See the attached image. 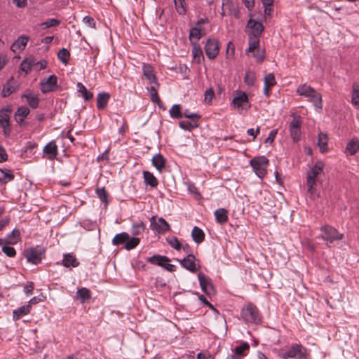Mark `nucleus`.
<instances>
[{
	"label": "nucleus",
	"instance_id": "nucleus-41",
	"mask_svg": "<svg viewBox=\"0 0 359 359\" xmlns=\"http://www.w3.org/2000/svg\"><path fill=\"white\" fill-rule=\"evenodd\" d=\"M259 44V39L253 35H249V47L247 51L255 52Z\"/></svg>",
	"mask_w": 359,
	"mask_h": 359
},
{
	"label": "nucleus",
	"instance_id": "nucleus-34",
	"mask_svg": "<svg viewBox=\"0 0 359 359\" xmlns=\"http://www.w3.org/2000/svg\"><path fill=\"white\" fill-rule=\"evenodd\" d=\"M76 297L82 303H84L86 300H88L91 297L90 291L86 287H81L76 292Z\"/></svg>",
	"mask_w": 359,
	"mask_h": 359
},
{
	"label": "nucleus",
	"instance_id": "nucleus-29",
	"mask_svg": "<svg viewBox=\"0 0 359 359\" xmlns=\"http://www.w3.org/2000/svg\"><path fill=\"white\" fill-rule=\"evenodd\" d=\"M318 138V146L321 152H325L327 151V141L328 137L327 134L319 133Z\"/></svg>",
	"mask_w": 359,
	"mask_h": 359
},
{
	"label": "nucleus",
	"instance_id": "nucleus-21",
	"mask_svg": "<svg viewBox=\"0 0 359 359\" xmlns=\"http://www.w3.org/2000/svg\"><path fill=\"white\" fill-rule=\"evenodd\" d=\"M192 48V56L194 60L198 64L201 62V61L204 60V56L203 54L202 49L201 46L196 42H194Z\"/></svg>",
	"mask_w": 359,
	"mask_h": 359
},
{
	"label": "nucleus",
	"instance_id": "nucleus-6",
	"mask_svg": "<svg viewBox=\"0 0 359 359\" xmlns=\"http://www.w3.org/2000/svg\"><path fill=\"white\" fill-rule=\"evenodd\" d=\"M24 254L28 262L33 264H38L41 263L42 259L44 257L45 249L39 246L29 248L25 250Z\"/></svg>",
	"mask_w": 359,
	"mask_h": 359
},
{
	"label": "nucleus",
	"instance_id": "nucleus-15",
	"mask_svg": "<svg viewBox=\"0 0 359 359\" xmlns=\"http://www.w3.org/2000/svg\"><path fill=\"white\" fill-rule=\"evenodd\" d=\"M10 115L5 110L0 111V126L4 130V134L6 137H8L11 132L10 126Z\"/></svg>",
	"mask_w": 359,
	"mask_h": 359
},
{
	"label": "nucleus",
	"instance_id": "nucleus-37",
	"mask_svg": "<svg viewBox=\"0 0 359 359\" xmlns=\"http://www.w3.org/2000/svg\"><path fill=\"white\" fill-rule=\"evenodd\" d=\"M20 232L18 229H14L13 231L8 236L7 238L5 239V243L8 245H13L18 243L20 239Z\"/></svg>",
	"mask_w": 359,
	"mask_h": 359
},
{
	"label": "nucleus",
	"instance_id": "nucleus-23",
	"mask_svg": "<svg viewBox=\"0 0 359 359\" xmlns=\"http://www.w3.org/2000/svg\"><path fill=\"white\" fill-rule=\"evenodd\" d=\"M250 350V346L247 342H242L239 346L234 348L233 354L237 357L241 358L245 356Z\"/></svg>",
	"mask_w": 359,
	"mask_h": 359
},
{
	"label": "nucleus",
	"instance_id": "nucleus-57",
	"mask_svg": "<svg viewBox=\"0 0 359 359\" xmlns=\"http://www.w3.org/2000/svg\"><path fill=\"white\" fill-rule=\"evenodd\" d=\"M83 22L86 25L93 29L95 28V22L93 18L90 16H85L83 19Z\"/></svg>",
	"mask_w": 359,
	"mask_h": 359
},
{
	"label": "nucleus",
	"instance_id": "nucleus-12",
	"mask_svg": "<svg viewBox=\"0 0 359 359\" xmlns=\"http://www.w3.org/2000/svg\"><path fill=\"white\" fill-rule=\"evenodd\" d=\"M196 258L192 254H189L182 260H179L182 266L187 270L195 273L200 269V265L196 263Z\"/></svg>",
	"mask_w": 359,
	"mask_h": 359
},
{
	"label": "nucleus",
	"instance_id": "nucleus-14",
	"mask_svg": "<svg viewBox=\"0 0 359 359\" xmlns=\"http://www.w3.org/2000/svg\"><path fill=\"white\" fill-rule=\"evenodd\" d=\"M18 88V82L15 81L13 77H11L4 85L1 95L3 97H7L12 93L16 92Z\"/></svg>",
	"mask_w": 359,
	"mask_h": 359
},
{
	"label": "nucleus",
	"instance_id": "nucleus-44",
	"mask_svg": "<svg viewBox=\"0 0 359 359\" xmlns=\"http://www.w3.org/2000/svg\"><path fill=\"white\" fill-rule=\"evenodd\" d=\"M170 115L174 118H181L183 116L181 111V106L178 104H174L170 109Z\"/></svg>",
	"mask_w": 359,
	"mask_h": 359
},
{
	"label": "nucleus",
	"instance_id": "nucleus-24",
	"mask_svg": "<svg viewBox=\"0 0 359 359\" xmlns=\"http://www.w3.org/2000/svg\"><path fill=\"white\" fill-rule=\"evenodd\" d=\"M30 310L31 306L29 304L22 306L19 309L14 310L13 312V319L15 320L20 319L22 316L29 313Z\"/></svg>",
	"mask_w": 359,
	"mask_h": 359
},
{
	"label": "nucleus",
	"instance_id": "nucleus-61",
	"mask_svg": "<svg viewBox=\"0 0 359 359\" xmlns=\"http://www.w3.org/2000/svg\"><path fill=\"white\" fill-rule=\"evenodd\" d=\"M34 290V283L32 282H28L27 284L25 286V292L29 295L32 294Z\"/></svg>",
	"mask_w": 359,
	"mask_h": 359
},
{
	"label": "nucleus",
	"instance_id": "nucleus-2",
	"mask_svg": "<svg viewBox=\"0 0 359 359\" xmlns=\"http://www.w3.org/2000/svg\"><path fill=\"white\" fill-rule=\"evenodd\" d=\"M297 93L306 97L308 101L312 102L313 105L321 109L323 108L322 96L314 88L306 84L299 86L297 89Z\"/></svg>",
	"mask_w": 359,
	"mask_h": 359
},
{
	"label": "nucleus",
	"instance_id": "nucleus-54",
	"mask_svg": "<svg viewBox=\"0 0 359 359\" xmlns=\"http://www.w3.org/2000/svg\"><path fill=\"white\" fill-rule=\"evenodd\" d=\"M168 243L170 246L177 250H180L182 248V245L180 243L177 237H172L167 239Z\"/></svg>",
	"mask_w": 359,
	"mask_h": 359
},
{
	"label": "nucleus",
	"instance_id": "nucleus-60",
	"mask_svg": "<svg viewBox=\"0 0 359 359\" xmlns=\"http://www.w3.org/2000/svg\"><path fill=\"white\" fill-rule=\"evenodd\" d=\"M277 133H278L277 130H272L270 132L268 137L265 140V142L270 143V144L272 143L274 141V138H275Z\"/></svg>",
	"mask_w": 359,
	"mask_h": 359
},
{
	"label": "nucleus",
	"instance_id": "nucleus-45",
	"mask_svg": "<svg viewBox=\"0 0 359 359\" xmlns=\"http://www.w3.org/2000/svg\"><path fill=\"white\" fill-rule=\"evenodd\" d=\"M70 57V53L66 48H62L57 53L58 59L65 65L68 63Z\"/></svg>",
	"mask_w": 359,
	"mask_h": 359
},
{
	"label": "nucleus",
	"instance_id": "nucleus-30",
	"mask_svg": "<svg viewBox=\"0 0 359 359\" xmlns=\"http://www.w3.org/2000/svg\"><path fill=\"white\" fill-rule=\"evenodd\" d=\"M228 211L224 208H219L215 211V216L216 218V221L219 224H224L227 222Z\"/></svg>",
	"mask_w": 359,
	"mask_h": 359
},
{
	"label": "nucleus",
	"instance_id": "nucleus-19",
	"mask_svg": "<svg viewBox=\"0 0 359 359\" xmlns=\"http://www.w3.org/2000/svg\"><path fill=\"white\" fill-rule=\"evenodd\" d=\"M35 65V59L32 56H29L25 58L20 66V70L25 72L26 74H28L33 66Z\"/></svg>",
	"mask_w": 359,
	"mask_h": 359
},
{
	"label": "nucleus",
	"instance_id": "nucleus-47",
	"mask_svg": "<svg viewBox=\"0 0 359 359\" xmlns=\"http://www.w3.org/2000/svg\"><path fill=\"white\" fill-rule=\"evenodd\" d=\"M14 179V175L11 172V170L8 172L0 169V181L3 183H7L9 181H11Z\"/></svg>",
	"mask_w": 359,
	"mask_h": 359
},
{
	"label": "nucleus",
	"instance_id": "nucleus-36",
	"mask_svg": "<svg viewBox=\"0 0 359 359\" xmlns=\"http://www.w3.org/2000/svg\"><path fill=\"white\" fill-rule=\"evenodd\" d=\"M359 149V141L357 139L351 140L346 146V150L350 155H354Z\"/></svg>",
	"mask_w": 359,
	"mask_h": 359
},
{
	"label": "nucleus",
	"instance_id": "nucleus-48",
	"mask_svg": "<svg viewBox=\"0 0 359 359\" xmlns=\"http://www.w3.org/2000/svg\"><path fill=\"white\" fill-rule=\"evenodd\" d=\"M176 10L180 15L185 14L187 11L185 0H174Z\"/></svg>",
	"mask_w": 359,
	"mask_h": 359
},
{
	"label": "nucleus",
	"instance_id": "nucleus-33",
	"mask_svg": "<svg viewBox=\"0 0 359 359\" xmlns=\"http://www.w3.org/2000/svg\"><path fill=\"white\" fill-rule=\"evenodd\" d=\"M30 110L27 107H20L18 109L15 114V117L17 121L22 122L24 119L29 115Z\"/></svg>",
	"mask_w": 359,
	"mask_h": 359
},
{
	"label": "nucleus",
	"instance_id": "nucleus-22",
	"mask_svg": "<svg viewBox=\"0 0 359 359\" xmlns=\"http://www.w3.org/2000/svg\"><path fill=\"white\" fill-rule=\"evenodd\" d=\"M148 261L152 264L163 267L167 262H170V259L166 256L156 255L149 258Z\"/></svg>",
	"mask_w": 359,
	"mask_h": 359
},
{
	"label": "nucleus",
	"instance_id": "nucleus-13",
	"mask_svg": "<svg viewBox=\"0 0 359 359\" xmlns=\"http://www.w3.org/2000/svg\"><path fill=\"white\" fill-rule=\"evenodd\" d=\"M57 76L55 75H50L48 78L42 81L40 83L41 90L43 93H47L53 91L57 88Z\"/></svg>",
	"mask_w": 359,
	"mask_h": 359
},
{
	"label": "nucleus",
	"instance_id": "nucleus-59",
	"mask_svg": "<svg viewBox=\"0 0 359 359\" xmlns=\"http://www.w3.org/2000/svg\"><path fill=\"white\" fill-rule=\"evenodd\" d=\"M183 116L189 119H199L201 116L196 113H190L189 110H186L184 113H182Z\"/></svg>",
	"mask_w": 359,
	"mask_h": 359
},
{
	"label": "nucleus",
	"instance_id": "nucleus-1",
	"mask_svg": "<svg viewBox=\"0 0 359 359\" xmlns=\"http://www.w3.org/2000/svg\"><path fill=\"white\" fill-rule=\"evenodd\" d=\"M324 163L321 161H318L315 165L307 172L306 186L307 191L312 198L317 196L316 184V180L323 172Z\"/></svg>",
	"mask_w": 359,
	"mask_h": 359
},
{
	"label": "nucleus",
	"instance_id": "nucleus-50",
	"mask_svg": "<svg viewBox=\"0 0 359 359\" xmlns=\"http://www.w3.org/2000/svg\"><path fill=\"white\" fill-rule=\"evenodd\" d=\"M145 226L143 222L134 224L132 228V234L134 236L140 235L144 231Z\"/></svg>",
	"mask_w": 359,
	"mask_h": 359
},
{
	"label": "nucleus",
	"instance_id": "nucleus-4",
	"mask_svg": "<svg viewBox=\"0 0 359 359\" xmlns=\"http://www.w3.org/2000/svg\"><path fill=\"white\" fill-rule=\"evenodd\" d=\"M241 316L248 323L258 324L262 321V316L259 310L252 304H248L243 308Z\"/></svg>",
	"mask_w": 359,
	"mask_h": 359
},
{
	"label": "nucleus",
	"instance_id": "nucleus-10",
	"mask_svg": "<svg viewBox=\"0 0 359 359\" xmlns=\"http://www.w3.org/2000/svg\"><path fill=\"white\" fill-rule=\"evenodd\" d=\"M302 120L299 116H294L290 124V136L294 142H297L300 139L301 132L300 127Z\"/></svg>",
	"mask_w": 359,
	"mask_h": 359
},
{
	"label": "nucleus",
	"instance_id": "nucleus-31",
	"mask_svg": "<svg viewBox=\"0 0 359 359\" xmlns=\"http://www.w3.org/2000/svg\"><path fill=\"white\" fill-rule=\"evenodd\" d=\"M152 164L158 170L161 172L165 167V160L161 154H156L152 158Z\"/></svg>",
	"mask_w": 359,
	"mask_h": 359
},
{
	"label": "nucleus",
	"instance_id": "nucleus-5",
	"mask_svg": "<svg viewBox=\"0 0 359 359\" xmlns=\"http://www.w3.org/2000/svg\"><path fill=\"white\" fill-rule=\"evenodd\" d=\"M250 164L252 166L255 174L259 177L263 178L266 174V168L269 165V159L264 156L255 157L250 160Z\"/></svg>",
	"mask_w": 359,
	"mask_h": 359
},
{
	"label": "nucleus",
	"instance_id": "nucleus-63",
	"mask_svg": "<svg viewBox=\"0 0 359 359\" xmlns=\"http://www.w3.org/2000/svg\"><path fill=\"white\" fill-rule=\"evenodd\" d=\"M253 55L259 62L263 61L264 59V54L263 50H257L256 52H254Z\"/></svg>",
	"mask_w": 359,
	"mask_h": 359
},
{
	"label": "nucleus",
	"instance_id": "nucleus-43",
	"mask_svg": "<svg viewBox=\"0 0 359 359\" xmlns=\"http://www.w3.org/2000/svg\"><path fill=\"white\" fill-rule=\"evenodd\" d=\"M77 87L79 88V92L82 94V96L85 100L88 101L93 98V94L90 92H88L86 88L81 83H78Z\"/></svg>",
	"mask_w": 359,
	"mask_h": 359
},
{
	"label": "nucleus",
	"instance_id": "nucleus-16",
	"mask_svg": "<svg viewBox=\"0 0 359 359\" xmlns=\"http://www.w3.org/2000/svg\"><path fill=\"white\" fill-rule=\"evenodd\" d=\"M248 27L251 29L249 35H253L259 37L260 34L264 31L263 25L257 21L250 19L248 22Z\"/></svg>",
	"mask_w": 359,
	"mask_h": 359
},
{
	"label": "nucleus",
	"instance_id": "nucleus-56",
	"mask_svg": "<svg viewBox=\"0 0 359 359\" xmlns=\"http://www.w3.org/2000/svg\"><path fill=\"white\" fill-rule=\"evenodd\" d=\"M204 293H205L206 295L208 297H211L214 295L216 293V290L214 287L213 284L211 283L208 285H207L205 288V290H202Z\"/></svg>",
	"mask_w": 359,
	"mask_h": 359
},
{
	"label": "nucleus",
	"instance_id": "nucleus-3",
	"mask_svg": "<svg viewBox=\"0 0 359 359\" xmlns=\"http://www.w3.org/2000/svg\"><path fill=\"white\" fill-rule=\"evenodd\" d=\"M278 355L283 359L294 358L306 359V349L302 345L294 344L290 347L281 348L279 351Z\"/></svg>",
	"mask_w": 359,
	"mask_h": 359
},
{
	"label": "nucleus",
	"instance_id": "nucleus-26",
	"mask_svg": "<svg viewBox=\"0 0 359 359\" xmlns=\"http://www.w3.org/2000/svg\"><path fill=\"white\" fill-rule=\"evenodd\" d=\"M198 119H190V121H182L179 123V126L183 130L191 131L198 127Z\"/></svg>",
	"mask_w": 359,
	"mask_h": 359
},
{
	"label": "nucleus",
	"instance_id": "nucleus-52",
	"mask_svg": "<svg viewBox=\"0 0 359 359\" xmlns=\"http://www.w3.org/2000/svg\"><path fill=\"white\" fill-rule=\"evenodd\" d=\"M264 85H266L267 86H269L271 88L276 84L274 74L272 73H269V74H266L264 76Z\"/></svg>",
	"mask_w": 359,
	"mask_h": 359
},
{
	"label": "nucleus",
	"instance_id": "nucleus-28",
	"mask_svg": "<svg viewBox=\"0 0 359 359\" xmlns=\"http://www.w3.org/2000/svg\"><path fill=\"white\" fill-rule=\"evenodd\" d=\"M62 264L65 267H77L79 265V262L77 261L75 257L70 254H67L64 255Z\"/></svg>",
	"mask_w": 359,
	"mask_h": 359
},
{
	"label": "nucleus",
	"instance_id": "nucleus-9",
	"mask_svg": "<svg viewBox=\"0 0 359 359\" xmlns=\"http://www.w3.org/2000/svg\"><path fill=\"white\" fill-rule=\"evenodd\" d=\"M151 227L154 231L162 234L170 230L169 224L163 217H159L156 222L155 216L151 218Z\"/></svg>",
	"mask_w": 359,
	"mask_h": 359
},
{
	"label": "nucleus",
	"instance_id": "nucleus-38",
	"mask_svg": "<svg viewBox=\"0 0 359 359\" xmlns=\"http://www.w3.org/2000/svg\"><path fill=\"white\" fill-rule=\"evenodd\" d=\"M129 239V235L127 233L123 232L118 234H116L113 240L112 243L115 245H118L121 244H123L128 241Z\"/></svg>",
	"mask_w": 359,
	"mask_h": 359
},
{
	"label": "nucleus",
	"instance_id": "nucleus-7",
	"mask_svg": "<svg viewBox=\"0 0 359 359\" xmlns=\"http://www.w3.org/2000/svg\"><path fill=\"white\" fill-rule=\"evenodd\" d=\"M322 233L320 237L325 240L327 243H332L334 241L341 240L344 237L342 233H339L338 231L328 225H324L320 227Z\"/></svg>",
	"mask_w": 359,
	"mask_h": 359
},
{
	"label": "nucleus",
	"instance_id": "nucleus-32",
	"mask_svg": "<svg viewBox=\"0 0 359 359\" xmlns=\"http://www.w3.org/2000/svg\"><path fill=\"white\" fill-rule=\"evenodd\" d=\"M22 97L26 98L27 103L32 109H36L38 107L39 99L36 95H34L32 93H28L23 94Z\"/></svg>",
	"mask_w": 359,
	"mask_h": 359
},
{
	"label": "nucleus",
	"instance_id": "nucleus-42",
	"mask_svg": "<svg viewBox=\"0 0 359 359\" xmlns=\"http://www.w3.org/2000/svg\"><path fill=\"white\" fill-rule=\"evenodd\" d=\"M150 98L151 101L158 105L162 104V102L158 95L157 89L155 86H151L149 88H148Z\"/></svg>",
	"mask_w": 359,
	"mask_h": 359
},
{
	"label": "nucleus",
	"instance_id": "nucleus-58",
	"mask_svg": "<svg viewBox=\"0 0 359 359\" xmlns=\"http://www.w3.org/2000/svg\"><path fill=\"white\" fill-rule=\"evenodd\" d=\"M204 95H205V100L208 101V102H210L215 96V93H214L213 90L210 88L205 90Z\"/></svg>",
	"mask_w": 359,
	"mask_h": 359
},
{
	"label": "nucleus",
	"instance_id": "nucleus-64",
	"mask_svg": "<svg viewBox=\"0 0 359 359\" xmlns=\"http://www.w3.org/2000/svg\"><path fill=\"white\" fill-rule=\"evenodd\" d=\"M197 359H212V357L208 353L200 352L197 354Z\"/></svg>",
	"mask_w": 359,
	"mask_h": 359
},
{
	"label": "nucleus",
	"instance_id": "nucleus-25",
	"mask_svg": "<svg viewBox=\"0 0 359 359\" xmlns=\"http://www.w3.org/2000/svg\"><path fill=\"white\" fill-rule=\"evenodd\" d=\"M109 94L107 93H100L97 97V107L98 109H104L109 100Z\"/></svg>",
	"mask_w": 359,
	"mask_h": 359
},
{
	"label": "nucleus",
	"instance_id": "nucleus-39",
	"mask_svg": "<svg viewBox=\"0 0 359 359\" xmlns=\"http://www.w3.org/2000/svg\"><path fill=\"white\" fill-rule=\"evenodd\" d=\"M29 38L27 36H20L12 45V48H17L19 50H23L27 42H28Z\"/></svg>",
	"mask_w": 359,
	"mask_h": 359
},
{
	"label": "nucleus",
	"instance_id": "nucleus-17",
	"mask_svg": "<svg viewBox=\"0 0 359 359\" xmlns=\"http://www.w3.org/2000/svg\"><path fill=\"white\" fill-rule=\"evenodd\" d=\"M143 74L146 79L150 82L159 86L157 78L154 74V68L150 65H144L142 67Z\"/></svg>",
	"mask_w": 359,
	"mask_h": 359
},
{
	"label": "nucleus",
	"instance_id": "nucleus-11",
	"mask_svg": "<svg viewBox=\"0 0 359 359\" xmlns=\"http://www.w3.org/2000/svg\"><path fill=\"white\" fill-rule=\"evenodd\" d=\"M204 48L207 57L210 60L215 59L219 53L218 41L216 39H208Z\"/></svg>",
	"mask_w": 359,
	"mask_h": 359
},
{
	"label": "nucleus",
	"instance_id": "nucleus-62",
	"mask_svg": "<svg viewBox=\"0 0 359 359\" xmlns=\"http://www.w3.org/2000/svg\"><path fill=\"white\" fill-rule=\"evenodd\" d=\"M8 159V155L4 148L0 144V162L6 161Z\"/></svg>",
	"mask_w": 359,
	"mask_h": 359
},
{
	"label": "nucleus",
	"instance_id": "nucleus-18",
	"mask_svg": "<svg viewBox=\"0 0 359 359\" xmlns=\"http://www.w3.org/2000/svg\"><path fill=\"white\" fill-rule=\"evenodd\" d=\"M43 151L48 156L49 159L53 160L57 155V146L55 142H50L44 147Z\"/></svg>",
	"mask_w": 359,
	"mask_h": 359
},
{
	"label": "nucleus",
	"instance_id": "nucleus-53",
	"mask_svg": "<svg viewBox=\"0 0 359 359\" xmlns=\"http://www.w3.org/2000/svg\"><path fill=\"white\" fill-rule=\"evenodd\" d=\"M140 243V239L138 238H129L126 243V249L128 250L135 248Z\"/></svg>",
	"mask_w": 359,
	"mask_h": 359
},
{
	"label": "nucleus",
	"instance_id": "nucleus-40",
	"mask_svg": "<svg viewBox=\"0 0 359 359\" xmlns=\"http://www.w3.org/2000/svg\"><path fill=\"white\" fill-rule=\"evenodd\" d=\"M351 103L354 107L359 109V86L356 83L353 85Z\"/></svg>",
	"mask_w": 359,
	"mask_h": 359
},
{
	"label": "nucleus",
	"instance_id": "nucleus-8",
	"mask_svg": "<svg viewBox=\"0 0 359 359\" xmlns=\"http://www.w3.org/2000/svg\"><path fill=\"white\" fill-rule=\"evenodd\" d=\"M232 104L241 114L243 110H248L250 108L248 95L245 92H238L232 100Z\"/></svg>",
	"mask_w": 359,
	"mask_h": 359
},
{
	"label": "nucleus",
	"instance_id": "nucleus-20",
	"mask_svg": "<svg viewBox=\"0 0 359 359\" xmlns=\"http://www.w3.org/2000/svg\"><path fill=\"white\" fill-rule=\"evenodd\" d=\"M204 34L205 33L202 32L201 28L198 27L191 28L189 36L191 43L194 44V42H196L198 43V41Z\"/></svg>",
	"mask_w": 359,
	"mask_h": 359
},
{
	"label": "nucleus",
	"instance_id": "nucleus-46",
	"mask_svg": "<svg viewBox=\"0 0 359 359\" xmlns=\"http://www.w3.org/2000/svg\"><path fill=\"white\" fill-rule=\"evenodd\" d=\"M198 278L202 290H205V287L212 283L211 279L202 272L198 273Z\"/></svg>",
	"mask_w": 359,
	"mask_h": 359
},
{
	"label": "nucleus",
	"instance_id": "nucleus-35",
	"mask_svg": "<svg viewBox=\"0 0 359 359\" xmlns=\"http://www.w3.org/2000/svg\"><path fill=\"white\" fill-rule=\"evenodd\" d=\"M191 236L193 240L197 243H202L205 238L204 232L197 226L194 227L191 231Z\"/></svg>",
	"mask_w": 359,
	"mask_h": 359
},
{
	"label": "nucleus",
	"instance_id": "nucleus-51",
	"mask_svg": "<svg viewBox=\"0 0 359 359\" xmlns=\"http://www.w3.org/2000/svg\"><path fill=\"white\" fill-rule=\"evenodd\" d=\"M95 192H96L97 196L99 197V198L102 202H104L106 204L108 203V201H107L108 193L107 192V191L105 190V189L104 187L97 188L96 189Z\"/></svg>",
	"mask_w": 359,
	"mask_h": 359
},
{
	"label": "nucleus",
	"instance_id": "nucleus-49",
	"mask_svg": "<svg viewBox=\"0 0 359 359\" xmlns=\"http://www.w3.org/2000/svg\"><path fill=\"white\" fill-rule=\"evenodd\" d=\"M60 21L57 19H49L47 21L41 23L40 27L41 29H45L51 27L59 25Z\"/></svg>",
	"mask_w": 359,
	"mask_h": 359
},
{
	"label": "nucleus",
	"instance_id": "nucleus-55",
	"mask_svg": "<svg viewBox=\"0 0 359 359\" xmlns=\"http://www.w3.org/2000/svg\"><path fill=\"white\" fill-rule=\"evenodd\" d=\"M3 252L9 257H13L16 255V251L14 248L9 245H4L2 248Z\"/></svg>",
	"mask_w": 359,
	"mask_h": 359
},
{
	"label": "nucleus",
	"instance_id": "nucleus-27",
	"mask_svg": "<svg viewBox=\"0 0 359 359\" xmlns=\"http://www.w3.org/2000/svg\"><path fill=\"white\" fill-rule=\"evenodd\" d=\"M143 177L146 184L151 187H156L158 185V180L156 177L149 171L143 172Z\"/></svg>",
	"mask_w": 359,
	"mask_h": 359
}]
</instances>
